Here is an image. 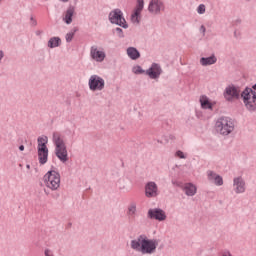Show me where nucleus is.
I'll return each instance as SVG.
<instances>
[{
  "instance_id": "nucleus-43",
  "label": "nucleus",
  "mask_w": 256,
  "mask_h": 256,
  "mask_svg": "<svg viewBox=\"0 0 256 256\" xmlns=\"http://www.w3.org/2000/svg\"><path fill=\"white\" fill-rule=\"evenodd\" d=\"M246 1H251V0H246Z\"/></svg>"
},
{
  "instance_id": "nucleus-5",
  "label": "nucleus",
  "mask_w": 256,
  "mask_h": 256,
  "mask_svg": "<svg viewBox=\"0 0 256 256\" xmlns=\"http://www.w3.org/2000/svg\"><path fill=\"white\" fill-rule=\"evenodd\" d=\"M43 183L50 191H59L61 187V174L56 170H49L43 176Z\"/></svg>"
},
{
  "instance_id": "nucleus-41",
  "label": "nucleus",
  "mask_w": 256,
  "mask_h": 256,
  "mask_svg": "<svg viewBox=\"0 0 256 256\" xmlns=\"http://www.w3.org/2000/svg\"><path fill=\"white\" fill-rule=\"evenodd\" d=\"M196 115H197V117L201 116V114H199V113H197Z\"/></svg>"
},
{
  "instance_id": "nucleus-13",
  "label": "nucleus",
  "mask_w": 256,
  "mask_h": 256,
  "mask_svg": "<svg viewBox=\"0 0 256 256\" xmlns=\"http://www.w3.org/2000/svg\"><path fill=\"white\" fill-rule=\"evenodd\" d=\"M145 197L148 199H153L159 197V186L154 181H149L145 184L144 187Z\"/></svg>"
},
{
  "instance_id": "nucleus-40",
  "label": "nucleus",
  "mask_w": 256,
  "mask_h": 256,
  "mask_svg": "<svg viewBox=\"0 0 256 256\" xmlns=\"http://www.w3.org/2000/svg\"><path fill=\"white\" fill-rule=\"evenodd\" d=\"M196 115H197V117L201 116V114H199V113H197Z\"/></svg>"
},
{
  "instance_id": "nucleus-38",
  "label": "nucleus",
  "mask_w": 256,
  "mask_h": 256,
  "mask_svg": "<svg viewBox=\"0 0 256 256\" xmlns=\"http://www.w3.org/2000/svg\"><path fill=\"white\" fill-rule=\"evenodd\" d=\"M172 185H178V184H177V181L172 180Z\"/></svg>"
},
{
  "instance_id": "nucleus-16",
  "label": "nucleus",
  "mask_w": 256,
  "mask_h": 256,
  "mask_svg": "<svg viewBox=\"0 0 256 256\" xmlns=\"http://www.w3.org/2000/svg\"><path fill=\"white\" fill-rule=\"evenodd\" d=\"M161 73H163V69H161V65L157 63H153L150 68L146 70V75H148L150 79H159Z\"/></svg>"
},
{
  "instance_id": "nucleus-36",
  "label": "nucleus",
  "mask_w": 256,
  "mask_h": 256,
  "mask_svg": "<svg viewBox=\"0 0 256 256\" xmlns=\"http://www.w3.org/2000/svg\"><path fill=\"white\" fill-rule=\"evenodd\" d=\"M19 149H20V151H25V146L20 145V146H19Z\"/></svg>"
},
{
  "instance_id": "nucleus-14",
  "label": "nucleus",
  "mask_w": 256,
  "mask_h": 256,
  "mask_svg": "<svg viewBox=\"0 0 256 256\" xmlns=\"http://www.w3.org/2000/svg\"><path fill=\"white\" fill-rule=\"evenodd\" d=\"M148 219H155L156 221H165L167 219V214L165 210L161 208H151L147 213Z\"/></svg>"
},
{
  "instance_id": "nucleus-29",
  "label": "nucleus",
  "mask_w": 256,
  "mask_h": 256,
  "mask_svg": "<svg viewBox=\"0 0 256 256\" xmlns=\"http://www.w3.org/2000/svg\"><path fill=\"white\" fill-rule=\"evenodd\" d=\"M205 11H206L205 4H200V5L197 7V14H198V15H205Z\"/></svg>"
},
{
  "instance_id": "nucleus-9",
  "label": "nucleus",
  "mask_w": 256,
  "mask_h": 256,
  "mask_svg": "<svg viewBox=\"0 0 256 256\" xmlns=\"http://www.w3.org/2000/svg\"><path fill=\"white\" fill-rule=\"evenodd\" d=\"M88 87L93 93L95 91H103L105 89V79L97 74H93L88 79Z\"/></svg>"
},
{
  "instance_id": "nucleus-26",
  "label": "nucleus",
  "mask_w": 256,
  "mask_h": 256,
  "mask_svg": "<svg viewBox=\"0 0 256 256\" xmlns=\"http://www.w3.org/2000/svg\"><path fill=\"white\" fill-rule=\"evenodd\" d=\"M132 73H134V75H143V73H145V70H143L141 66L135 65L134 67H132Z\"/></svg>"
},
{
  "instance_id": "nucleus-33",
  "label": "nucleus",
  "mask_w": 256,
  "mask_h": 256,
  "mask_svg": "<svg viewBox=\"0 0 256 256\" xmlns=\"http://www.w3.org/2000/svg\"><path fill=\"white\" fill-rule=\"evenodd\" d=\"M220 256H233V254H231L229 250H225L220 254Z\"/></svg>"
},
{
  "instance_id": "nucleus-30",
  "label": "nucleus",
  "mask_w": 256,
  "mask_h": 256,
  "mask_svg": "<svg viewBox=\"0 0 256 256\" xmlns=\"http://www.w3.org/2000/svg\"><path fill=\"white\" fill-rule=\"evenodd\" d=\"M116 35L119 37V39H123L125 37V33H123V29L117 27L115 29Z\"/></svg>"
},
{
  "instance_id": "nucleus-18",
  "label": "nucleus",
  "mask_w": 256,
  "mask_h": 256,
  "mask_svg": "<svg viewBox=\"0 0 256 256\" xmlns=\"http://www.w3.org/2000/svg\"><path fill=\"white\" fill-rule=\"evenodd\" d=\"M126 217L130 223H133L137 219V202H130L127 206Z\"/></svg>"
},
{
  "instance_id": "nucleus-27",
  "label": "nucleus",
  "mask_w": 256,
  "mask_h": 256,
  "mask_svg": "<svg viewBox=\"0 0 256 256\" xmlns=\"http://www.w3.org/2000/svg\"><path fill=\"white\" fill-rule=\"evenodd\" d=\"M175 157H177L178 159H187L188 154L181 150H177L175 153Z\"/></svg>"
},
{
  "instance_id": "nucleus-42",
  "label": "nucleus",
  "mask_w": 256,
  "mask_h": 256,
  "mask_svg": "<svg viewBox=\"0 0 256 256\" xmlns=\"http://www.w3.org/2000/svg\"><path fill=\"white\" fill-rule=\"evenodd\" d=\"M3 3V0H0V4H2Z\"/></svg>"
},
{
  "instance_id": "nucleus-19",
  "label": "nucleus",
  "mask_w": 256,
  "mask_h": 256,
  "mask_svg": "<svg viewBox=\"0 0 256 256\" xmlns=\"http://www.w3.org/2000/svg\"><path fill=\"white\" fill-rule=\"evenodd\" d=\"M182 190L187 197H194V195H197V186L191 182L185 183L182 186Z\"/></svg>"
},
{
  "instance_id": "nucleus-15",
  "label": "nucleus",
  "mask_w": 256,
  "mask_h": 256,
  "mask_svg": "<svg viewBox=\"0 0 256 256\" xmlns=\"http://www.w3.org/2000/svg\"><path fill=\"white\" fill-rule=\"evenodd\" d=\"M206 177L209 183L216 185V187H222V185L224 184L223 176L219 175L217 172L213 170H208L206 172Z\"/></svg>"
},
{
  "instance_id": "nucleus-4",
  "label": "nucleus",
  "mask_w": 256,
  "mask_h": 256,
  "mask_svg": "<svg viewBox=\"0 0 256 256\" xmlns=\"http://www.w3.org/2000/svg\"><path fill=\"white\" fill-rule=\"evenodd\" d=\"M215 129L219 135L227 137L228 135H231L233 131H235V122H233V119L229 117L222 116L217 119Z\"/></svg>"
},
{
  "instance_id": "nucleus-20",
  "label": "nucleus",
  "mask_w": 256,
  "mask_h": 256,
  "mask_svg": "<svg viewBox=\"0 0 256 256\" xmlns=\"http://www.w3.org/2000/svg\"><path fill=\"white\" fill-rule=\"evenodd\" d=\"M215 63H217V56H215V54H212L210 57L200 58V65H202V67H209L215 65Z\"/></svg>"
},
{
  "instance_id": "nucleus-7",
  "label": "nucleus",
  "mask_w": 256,
  "mask_h": 256,
  "mask_svg": "<svg viewBox=\"0 0 256 256\" xmlns=\"http://www.w3.org/2000/svg\"><path fill=\"white\" fill-rule=\"evenodd\" d=\"M108 19L112 25H118L123 29H129V24H127V20H125V16H123V11H121V9L112 10L108 15Z\"/></svg>"
},
{
  "instance_id": "nucleus-24",
  "label": "nucleus",
  "mask_w": 256,
  "mask_h": 256,
  "mask_svg": "<svg viewBox=\"0 0 256 256\" xmlns=\"http://www.w3.org/2000/svg\"><path fill=\"white\" fill-rule=\"evenodd\" d=\"M130 21L133 25H139L141 23V13L133 10L130 16Z\"/></svg>"
},
{
  "instance_id": "nucleus-2",
  "label": "nucleus",
  "mask_w": 256,
  "mask_h": 256,
  "mask_svg": "<svg viewBox=\"0 0 256 256\" xmlns=\"http://www.w3.org/2000/svg\"><path fill=\"white\" fill-rule=\"evenodd\" d=\"M52 142L54 145V153L61 163L69 161V152L67 151V144L61 132H53Z\"/></svg>"
},
{
  "instance_id": "nucleus-32",
  "label": "nucleus",
  "mask_w": 256,
  "mask_h": 256,
  "mask_svg": "<svg viewBox=\"0 0 256 256\" xmlns=\"http://www.w3.org/2000/svg\"><path fill=\"white\" fill-rule=\"evenodd\" d=\"M30 25L31 27H37V19L33 16L30 17Z\"/></svg>"
},
{
  "instance_id": "nucleus-39",
  "label": "nucleus",
  "mask_w": 256,
  "mask_h": 256,
  "mask_svg": "<svg viewBox=\"0 0 256 256\" xmlns=\"http://www.w3.org/2000/svg\"><path fill=\"white\" fill-rule=\"evenodd\" d=\"M62 3H67L69 0H60Z\"/></svg>"
},
{
  "instance_id": "nucleus-31",
  "label": "nucleus",
  "mask_w": 256,
  "mask_h": 256,
  "mask_svg": "<svg viewBox=\"0 0 256 256\" xmlns=\"http://www.w3.org/2000/svg\"><path fill=\"white\" fill-rule=\"evenodd\" d=\"M44 255L45 256H55V254L53 253V250L49 249V248H46L44 250Z\"/></svg>"
},
{
  "instance_id": "nucleus-3",
  "label": "nucleus",
  "mask_w": 256,
  "mask_h": 256,
  "mask_svg": "<svg viewBox=\"0 0 256 256\" xmlns=\"http://www.w3.org/2000/svg\"><path fill=\"white\" fill-rule=\"evenodd\" d=\"M256 84L252 87H246L241 92V99L244 107L249 113H256Z\"/></svg>"
},
{
  "instance_id": "nucleus-37",
  "label": "nucleus",
  "mask_w": 256,
  "mask_h": 256,
  "mask_svg": "<svg viewBox=\"0 0 256 256\" xmlns=\"http://www.w3.org/2000/svg\"><path fill=\"white\" fill-rule=\"evenodd\" d=\"M26 169H28V170L31 169V165H30V164H27V165H26Z\"/></svg>"
},
{
  "instance_id": "nucleus-25",
  "label": "nucleus",
  "mask_w": 256,
  "mask_h": 256,
  "mask_svg": "<svg viewBox=\"0 0 256 256\" xmlns=\"http://www.w3.org/2000/svg\"><path fill=\"white\" fill-rule=\"evenodd\" d=\"M143 9H145V0H137L134 11L141 14L143 12Z\"/></svg>"
},
{
  "instance_id": "nucleus-23",
  "label": "nucleus",
  "mask_w": 256,
  "mask_h": 256,
  "mask_svg": "<svg viewBox=\"0 0 256 256\" xmlns=\"http://www.w3.org/2000/svg\"><path fill=\"white\" fill-rule=\"evenodd\" d=\"M61 38L58 37V36H54V37H51L49 40H48V47L49 49H55L57 47H61Z\"/></svg>"
},
{
  "instance_id": "nucleus-11",
  "label": "nucleus",
  "mask_w": 256,
  "mask_h": 256,
  "mask_svg": "<svg viewBox=\"0 0 256 256\" xmlns=\"http://www.w3.org/2000/svg\"><path fill=\"white\" fill-rule=\"evenodd\" d=\"M90 57L91 60L96 61V63H103L105 61V57H107V54L103 48L93 45L90 48Z\"/></svg>"
},
{
  "instance_id": "nucleus-21",
  "label": "nucleus",
  "mask_w": 256,
  "mask_h": 256,
  "mask_svg": "<svg viewBox=\"0 0 256 256\" xmlns=\"http://www.w3.org/2000/svg\"><path fill=\"white\" fill-rule=\"evenodd\" d=\"M126 53H127L128 57L130 59H132V61H137V59H139V57H141V53L135 47H128L126 50Z\"/></svg>"
},
{
  "instance_id": "nucleus-17",
  "label": "nucleus",
  "mask_w": 256,
  "mask_h": 256,
  "mask_svg": "<svg viewBox=\"0 0 256 256\" xmlns=\"http://www.w3.org/2000/svg\"><path fill=\"white\" fill-rule=\"evenodd\" d=\"M73 17H75V6L70 5L63 13H62V21L66 25H71L73 23Z\"/></svg>"
},
{
  "instance_id": "nucleus-12",
  "label": "nucleus",
  "mask_w": 256,
  "mask_h": 256,
  "mask_svg": "<svg viewBox=\"0 0 256 256\" xmlns=\"http://www.w3.org/2000/svg\"><path fill=\"white\" fill-rule=\"evenodd\" d=\"M165 11V2L163 0H150L148 12L151 15H161Z\"/></svg>"
},
{
  "instance_id": "nucleus-34",
  "label": "nucleus",
  "mask_w": 256,
  "mask_h": 256,
  "mask_svg": "<svg viewBox=\"0 0 256 256\" xmlns=\"http://www.w3.org/2000/svg\"><path fill=\"white\" fill-rule=\"evenodd\" d=\"M206 31H207V29L205 28V25H201L200 26V33L205 35Z\"/></svg>"
},
{
  "instance_id": "nucleus-8",
  "label": "nucleus",
  "mask_w": 256,
  "mask_h": 256,
  "mask_svg": "<svg viewBox=\"0 0 256 256\" xmlns=\"http://www.w3.org/2000/svg\"><path fill=\"white\" fill-rule=\"evenodd\" d=\"M223 97L228 103H235L241 99V88L230 84L223 91Z\"/></svg>"
},
{
  "instance_id": "nucleus-6",
  "label": "nucleus",
  "mask_w": 256,
  "mask_h": 256,
  "mask_svg": "<svg viewBox=\"0 0 256 256\" xmlns=\"http://www.w3.org/2000/svg\"><path fill=\"white\" fill-rule=\"evenodd\" d=\"M37 149H38V161L40 165H45L49 161V148H47V143H49V138L47 136H39L37 138Z\"/></svg>"
},
{
  "instance_id": "nucleus-22",
  "label": "nucleus",
  "mask_w": 256,
  "mask_h": 256,
  "mask_svg": "<svg viewBox=\"0 0 256 256\" xmlns=\"http://www.w3.org/2000/svg\"><path fill=\"white\" fill-rule=\"evenodd\" d=\"M200 105L203 109H210L213 110V103L209 100V97L202 95L200 96Z\"/></svg>"
},
{
  "instance_id": "nucleus-1",
  "label": "nucleus",
  "mask_w": 256,
  "mask_h": 256,
  "mask_svg": "<svg viewBox=\"0 0 256 256\" xmlns=\"http://www.w3.org/2000/svg\"><path fill=\"white\" fill-rule=\"evenodd\" d=\"M130 247L133 251L142 255H153L157 251V247H159V240L149 239L147 235L141 234L130 241Z\"/></svg>"
},
{
  "instance_id": "nucleus-10",
  "label": "nucleus",
  "mask_w": 256,
  "mask_h": 256,
  "mask_svg": "<svg viewBox=\"0 0 256 256\" xmlns=\"http://www.w3.org/2000/svg\"><path fill=\"white\" fill-rule=\"evenodd\" d=\"M232 191L235 195H243L247 191V182L243 176H235L232 180Z\"/></svg>"
},
{
  "instance_id": "nucleus-35",
  "label": "nucleus",
  "mask_w": 256,
  "mask_h": 256,
  "mask_svg": "<svg viewBox=\"0 0 256 256\" xmlns=\"http://www.w3.org/2000/svg\"><path fill=\"white\" fill-rule=\"evenodd\" d=\"M4 58H5V52L2 49H0V63L1 61H3Z\"/></svg>"
},
{
  "instance_id": "nucleus-28",
  "label": "nucleus",
  "mask_w": 256,
  "mask_h": 256,
  "mask_svg": "<svg viewBox=\"0 0 256 256\" xmlns=\"http://www.w3.org/2000/svg\"><path fill=\"white\" fill-rule=\"evenodd\" d=\"M73 37H75V30L68 32L65 36L66 42L71 43L73 41Z\"/></svg>"
}]
</instances>
